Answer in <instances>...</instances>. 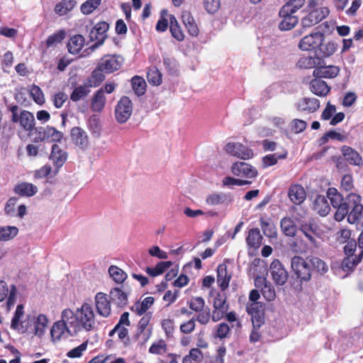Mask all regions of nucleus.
Returning <instances> with one entry per match:
<instances>
[{"label":"nucleus","mask_w":363,"mask_h":363,"mask_svg":"<svg viewBox=\"0 0 363 363\" xmlns=\"http://www.w3.org/2000/svg\"><path fill=\"white\" fill-rule=\"evenodd\" d=\"M339 68L336 66L329 65V66H323L319 65L313 72V74L315 77L318 78H334L339 73Z\"/></svg>","instance_id":"obj_28"},{"label":"nucleus","mask_w":363,"mask_h":363,"mask_svg":"<svg viewBox=\"0 0 363 363\" xmlns=\"http://www.w3.org/2000/svg\"><path fill=\"white\" fill-rule=\"evenodd\" d=\"M13 191L21 197H30L38 192V187L32 183L21 182L15 185Z\"/></svg>","instance_id":"obj_30"},{"label":"nucleus","mask_w":363,"mask_h":363,"mask_svg":"<svg viewBox=\"0 0 363 363\" xmlns=\"http://www.w3.org/2000/svg\"><path fill=\"white\" fill-rule=\"evenodd\" d=\"M48 319L44 314H40L35 321V334L39 337L44 335L48 327Z\"/></svg>","instance_id":"obj_54"},{"label":"nucleus","mask_w":363,"mask_h":363,"mask_svg":"<svg viewBox=\"0 0 363 363\" xmlns=\"http://www.w3.org/2000/svg\"><path fill=\"white\" fill-rule=\"evenodd\" d=\"M84 38L79 34L74 35L70 38L67 43V49L71 54L79 53L84 45Z\"/></svg>","instance_id":"obj_41"},{"label":"nucleus","mask_w":363,"mask_h":363,"mask_svg":"<svg viewBox=\"0 0 363 363\" xmlns=\"http://www.w3.org/2000/svg\"><path fill=\"white\" fill-rule=\"evenodd\" d=\"M106 99L104 88L98 89L91 99V108L94 112H101L106 104Z\"/></svg>","instance_id":"obj_35"},{"label":"nucleus","mask_w":363,"mask_h":363,"mask_svg":"<svg viewBox=\"0 0 363 363\" xmlns=\"http://www.w3.org/2000/svg\"><path fill=\"white\" fill-rule=\"evenodd\" d=\"M101 0H87L81 6V11L86 15L91 13L100 5Z\"/></svg>","instance_id":"obj_64"},{"label":"nucleus","mask_w":363,"mask_h":363,"mask_svg":"<svg viewBox=\"0 0 363 363\" xmlns=\"http://www.w3.org/2000/svg\"><path fill=\"white\" fill-rule=\"evenodd\" d=\"M294 13L287 12L282 13V8L279 11V16L282 18L279 24V28L281 30H289L295 27L298 22L297 16H294Z\"/></svg>","instance_id":"obj_26"},{"label":"nucleus","mask_w":363,"mask_h":363,"mask_svg":"<svg viewBox=\"0 0 363 363\" xmlns=\"http://www.w3.org/2000/svg\"><path fill=\"white\" fill-rule=\"evenodd\" d=\"M262 235L260 233V230L257 228H254L248 231V234L246 237V243L249 248L258 249L262 242Z\"/></svg>","instance_id":"obj_34"},{"label":"nucleus","mask_w":363,"mask_h":363,"mask_svg":"<svg viewBox=\"0 0 363 363\" xmlns=\"http://www.w3.org/2000/svg\"><path fill=\"white\" fill-rule=\"evenodd\" d=\"M78 322L79 331L93 330L96 327L95 315L90 304L84 303L79 309H77Z\"/></svg>","instance_id":"obj_4"},{"label":"nucleus","mask_w":363,"mask_h":363,"mask_svg":"<svg viewBox=\"0 0 363 363\" xmlns=\"http://www.w3.org/2000/svg\"><path fill=\"white\" fill-rule=\"evenodd\" d=\"M116 325H119V328L117 330L118 338L125 344H126L127 342H128L129 340L128 330L126 327L130 325V321L129 320V313H123Z\"/></svg>","instance_id":"obj_24"},{"label":"nucleus","mask_w":363,"mask_h":363,"mask_svg":"<svg viewBox=\"0 0 363 363\" xmlns=\"http://www.w3.org/2000/svg\"><path fill=\"white\" fill-rule=\"evenodd\" d=\"M104 71L97 65L96 67L92 71L90 77L85 81L90 86L97 87L105 79Z\"/></svg>","instance_id":"obj_43"},{"label":"nucleus","mask_w":363,"mask_h":363,"mask_svg":"<svg viewBox=\"0 0 363 363\" xmlns=\"http://www.w3.org/2000/svg\"><path fill=\"white\" fill-rule=\"evenodd\" d=\"M327 197L330 201L331 205L339 211L344 203L345 199L335 188H329L327 191Z\"/></svg>","instance_id":"obj_44"},{"label":"nucleus","mask_w":363,"mask_h":363,"mask_svg":"<svg viewBox=\"0 0 363 363\" xmlns=\"http://www.w3.org/2000/svg\"><path fill=\"white\" fill-rule=\"evenodd\" d=\"M167 344L164 340L160 339L152 344L148 350V352L152 354L162 355L167 352Z\"/></svg>","instance_id":"obj_53"},{"label":"nucleus","mask_w":363,"mask_h":363,"mask_svg":"<svg viewBox=\"0 0 363 363\" xmlns=\"http://www.w3.org/2000/svg\"><path fill=\"white\" fill-rule=\"evenodd\" d=\"M151 319L152 313L147 312L145 314H144L143 316L140 318L138 325L137 333L135 335V338L138 339L140 337V335L143 334L144 336L143 343L145 342L150 338L151 335L150 330H149L147 333L145 332Z\"/></svg>","instance_id":"obj_31"},{"label":"nucleus","mask_w":363,"mask_h":363,"mask_svg":"<svg viewBox=\"0 0 363 363\" xmlns=\"http://www.w3.org/2000/svg\"><path fill=\"white\" fill-rule=\"evenodd\" d=\"M325 35L320 32L312 33L303 37L298 43L301 50H311L318 48L324 42Z\"/></svg>","instance_id":"obj_12"},{"label":"nucleus","mask_w":363,"mask_h":363,"mask_svg":"<svg viewBox=\"0 0 363 363\" xmlns=\"http://www.w3.org/2000/svg\"><path fill=\"white\" fill-rule=\"evenodd\" d=\"M319 51L323 57H328L337 50V45L333 41L323 42L319 46Z\"/></svg>","instance_id":"obj_58"},{"label":"nucleus","mask_w":363,"mask_h":363,"mask_svg":"<svg viewBox=\"0 0 363 363\" xmlns=\"http://www.w3.org/2000/svg\"><path fill=\"white\" fill-rule=\"evenodd\" d=\"M54 165L60 168L67 160V153L64 151L58 145L54 144L52 146V152L50 157Z\"/></svg>","instance_id":"obj_32"},{"label":"nucleus","mask_w":363,"mask_h":363,"mask_svg":"<svg viewBox=\"0 0 363 363\" xmlns=\"http://www.w3.org/2000/svg\"><path fill=\"white\" fill-rule=\"evenodd\" d=\"M72 143L79 149L84 150L89 145V136L86 132L79 126L73 127L70 130Z\"/></svg>","instance_id":"obj_14"},{"label":"nucleus","mask_w":363,"mask_h":363,"mask_svg":"<svg viewBox=\"0 0 363 363\" xmlns=\"http://www.w3.org/2000/svg\"><path fill=\"white\" fill-rule=\"evenodd\" d=\"M323 62V60L317 56L303 55L298 59L296 66L300 69H315Z\"/></svg>","instance_id":"obj_33"},{"label":"nucleus","mask_w":363,"mask_h":363,"mask_svg":"<svg viewBox=\"0 0 363 363\" xmlns=\"http://www.w3.org/2000/svg\"><path fill=\"white\" fill-rule=\"evenodd\" d=\"M260 226L265 236L274 238L277 237V228L274 223L265 220L263 218L259 219Z\"/></svg>","instance_id":"obj_56"},{"label":"nucleus","mask_w":363,"mask_h":363,"mask_svg":"<svg viewBox=\"0 0 363 363\" xmlns=\"http://www.w3.org/2000/svg\"><path fill=\"white\" fill-rule=\"evenodd\" d=\"M66 33L65 30L61 29L55 32V33L49 35L45 41L46 47L50 48L57 45L60 43L65 38Z\"/></svg>","instance_id":"obj_55"},{"label":"nucleus","mask_w":363,"mask_h":363,"mask_svg":"<svg viewBox=\"0 0 363 363\" xmlns=\"http://www.w3.org/2000/svg\"><path fill=\"white\" fill-rule=\"evenodd\" d=\"M76 4L75 0H62L55 6L54 11L59 16H65L74 9Z\"/></svg>","instance_id":"obj_42"},{"label":"nucleus","mask_w":363,"mask_h":363,"mask_svg":"<svg viewBox=\"0 0 363 363\" xmlns=\"http://www.w3.org/2000/svg\"><path fill=\"white\" fill-rule=\"evenodd\" d=\"M212 320L217 322L224 318L225 313L229 309L227 303V296L225 293H218L213 301Z\"/></svg>","instance_id":"obj_6"},{"label":"nucleus","mask_w":363,"mask_h":363,"mask_svg":"<svg viewBox=\"0 0 363 363\" xmlns=\"http://www.w3.org/2000/svg\"><path fill=\"white\" fill-rule=\"evenodd\" d=\"M23 308H24V307H23V304H19L16 307V311H15L14 315L11 319V328L13 330H19L20 326H21V328H23V326L21 325L22 322H21V319L23 316V314H24Z\"/></svg>","instance_id":"obj_57"},{"label":"nucleus","mask_w":363,"mask_h":363,"mask_svg":"<svg viewBox=\"0 0 363 363\" xmlns=\"http://www.w3.org/2000/svg\"><path fill=\"white\" fill-rule=\"evenodd\" d=\"M280 227L283 233L288 237H294L297 232V225L290 217H284L280 220Z\"/></svg>","instance_id":"obj_39"},{"label":"nucleus","mask_w":363,"mask_h":363,"mask_svg":"<svg viewBox=\"0 0 363 363\" xmlns=\"http://www.w3.org/2000/svg\"><path fill=\"white\" fill-rule=\"evenodd\" d=\"M9 110L11 112L12 116L11 118V121L13 123H18L20 126L26 131L31 133L35 125V121L33 114L27 111L23 110L21 111L20 114L18 113V106L17 105H11Z\"/></svg>","instance_id":"obj_3"},{"label":"nucleus","mask_w":363,"mask_h":363,"mask_svg":"<svg viewBox=\"0 0 363 363\" xmlns=\"http://www.w3.org/2000/svg\"><path fill=\"white\" fill-rule=\"evenodd\" d=\"M232 276L228 273L227 266L220 264L217 267V283L222 291H225L229 286Z\"/></svg>","instance_id":"obj_29"},{"label":"nucleus","mask_w":363,"mask_h":363,"mask_svg":"<svg viewBox=\"0 0 363 363\" xmlns=\"http://www.w3.org/2000/svg\"><path fill=\"white\" fill-rule=\"evenodd\" d=\"M314 208L321 216H327L330 211V207L326 198L320 195L318 196L315 199Z\"/></svg>","instance_id":"obj_47"},{"label":"nucleus","mask_w":363,"mask_h":363,"mask_svg":"<svg viewBox=\"0 0 363 363\" xmlns=\"http://www.w3.org/2000/svg\"><path fill=\"white\" fill-rule=\"evenodd\" d=\"M320 107V101L315 98L304 97L296 104V108L299 111L314 113Z\"/></svg>","instance_id":"obj_22"},{"label":"nucleus","mask_w":363,"mask_h":363,"mask_svg":"<svg viewBox=\"0 0 363 363\" xmlns=\"http://www.w3.org/2000/svg\"><path fill=\"white\" fill-rule=\"evenodd\" d=\"M109 25L105 21H101L96 23L89 33V38L91 41H95L94 46L98 47L103 44L107 38L106 32L108 30Z\"/></svg>","instance_id":"obj_15"},{"label":"nucleus","mask_w":363,"mask_h":363,"mask_svg":"<svg viewBox=\"0 0 363 363\" xmlns=\"http://www.w3.org/2000/svg\"><path fill=\"white\" fill-rule=\"evenodd\" d=\"M129 294L130 291H126L121 287H114L109 291L108 296L114 306L123 308L128 305Z\"/></svg>","instance_id":"obj_17"},{"label":"nucleus","mask_w":363,"mask_h":363,"mask_svg":"<svg viewBox=\"0 0 363 363\" xmlns=\"http://www.w3.org/2000/svg\"><path fill=\"white\" fill-rule=\"evenodd\" d=\"M65 333L73 335L72 330L67 329V325H65L63 321L60 320L54 323L50 330L51 337L53 341L60 340Z\"/></svg>","instance_id":"obj_36"},{"label":"nucleus","mask_w":363,"mask_h":363,"mask_svg":"<svg viewBox=\"0 0 363 363\" xmlns=\"http://www.w3.org/2000/svg\"><path fill=\"white\" fill-rule=\"evenodd\" d=\"M182 21L191 36L197 37L199 35V28L194 16L189 11H185L182 12Z\"/></svg>","instance_id":"obj_23"},{"label":"nucleus","mask_w":363,"mask_h":363,"mask_svg":"<svg viewBox=\"0 0 363 363\" xmlns=\"http://www.w3.org/2000/svg\"><path fill=\"white\" fill-rule=\"evenodd\" d=\"M261 292L263 297L267 301H274L276 298V292L274 286L269 282L266 281H264V284L262 288Z\"/></svg>","instance_id":"obj_63"},{"label":"nucleus","mask_w":363,"mask_h":363,"mask_svg":"<svg viewBox=\"0 0 363 363\" xmlns=\"http://www.w3.org/2000/svg\"><path fill=\"white\" fill-rule=\"evenodd\" d=\"M194 320L203 325L208 324L212 320V313L208 307L197 312V314L193 317Z\"/></svg>","instance_id":"obj_59"},{"label":"nucleus","mask_w":363,"mask_h":363,"mask_svg":"<svg viewBox=\"0 0 363 363\" xmlns=\"http://www.w3.org/2000/svg\"><path fill=\"white\" fill-rule=\"evenodd\" d=\"M148 82L154 86H159L162 82V74L156 67H151L147 72Z\"/></svg>","instance_id":"obj_51"},{"label":"nucleus","mask_w":363,"mask_h":363,"mask_svg":"<svg viewBox=\"0 0 363 363\" xmlns=\"http://www.w3.org/2000/svg\"><path fill=\"white\" fill-rule=\"evenodd\" d=\"M108 273L113 280L118 284H123L128 278V274L116 265H111L108 268Z\"/></svg>","instance_id":"obj_48"},{"label":"nucleus","mask_w":363,"mask_h":363,"mask_svg":"<svg viewBox=\"0 0 363 363\" xmlns=\"http://www.w3.org/2000/svg\"><path fill=\"white\" fill-rule=\"evenodd\" d=\"M132 88L138 96H142L146 91V82L145 79L139 76H135L131 79Z\"/></svg>","instance_id":"obj_52"},{"label":"nucleus","mask_w":363,"mask_h":363,"mask_svg":"<svg viewBox=\"0 0 363 363\" xmlns=\"http://www.w3.org/2000/svg\"><path fill=\"white\" fill-rule=\"evenodd\" d=\"M299 230L313 246L315 247L318 246L315 236L319 235L320 229L318 225L313 219L301 222L299 224Z\"/></svg>","instance_id":"obj_9"},{"label":"nucleus","mask_w":363,"mask_h":363,"mask_svg":"<svg viewBox=\"0 0 363 363\" xmlns=\"http://www.w3.org/2000/svg\"><path fill=\"white\" fill-rule=\"evenodd\" d=\"M230 332V328L229 325L225 323H221L216 326L213 336L214 338L223 340L229 335Z\"/></svg>","instance_id":"obj_61"},{"label":"nucleus","mask_w":363,"mask_h":363,"mask_svg":"<svg viewBox=\"0 0 363 363\" xmlns=\"http://www.w3.org/2000/svg\"><path fill=\"white\" fill-rule=\"evenodd\" d=\"M121 64L122 61L120 60L119 57L108 55L103 57L97 65L105 73L110 74L120 69Z\"/></svg>","instance_id":"obj_18"},{"label":"nucleus","mask_w":363,"mask_h":363,"mask_svg":"<svg viewBox=\"0 0 363 363\" xmlns=\"http://www.w3.org/2000/svg\"><path fill=\"white\" fill-rule=\"evenodd\" d=\"M328 14L329 10L326 7L308 11V15L301 19V26L303 28H311L323 20Z\"/></svg>","instance_id":"obj_7"},{"label":"nucleus","mask_w":363,"mask_h":363,"mask_svg":"<svg viewBox=\"0 0 363 363\" xmlns=\"http://www.w3.org/2000/svg\"><path fill=\"white\" fill-rule=\"evenodd\" d=\"M292 272L297 279V286L295 287L302 289V284L308 282L311 279L312 272L307 258L305 259L301 256H294L291 261Z\"/></svg>","instance_id":"obj_2"},{"label":"nucleus","mask_w":363,"mask_h":363,"mask_svg":"<svg viewBox=\"0 0 363 363\" xmlns=\"http://www.w3.org/2000/svg\"><path fill=\"white\" fill-rule=\"evenodd\" d=\"M227 200V195L224 193H212L207 196L206 203L209 206H217L223 203Z\"/></svg>","instance_id":"obj_60"},{"label":"nucleus","mask_w":363,"mask_h":363,"mask_svg":"<svg viewBox=\"0 0 363 363\" xmlns=\"http://www.w3.org/2000/svg\"><path fill=\"white\" fill-rule=\"evenodd\" d=\"M170 15L167 9H162L160 11V18L156 24V30L158 32H164L169 28Z\"/></svg>","instance_id":"obj_50"},{"label":"nucleus","mask_w":363,"mask_h":363,"mask_svg":"<svg viewBox=\"0 0 363 363\" xmlns=\"http://www.w3.org/2000/svg\"><path fill=\"white\" fill-rule=\"evenodd\" d=\"M232 173L238 177L255 178L257 175V171L250 164L244 162H236L232 164Z\"/></svg>","instance_id":"obj_16"},{"label":"nucleus","mask_w":363,"mask_h":363,"mask_svg":"<svg viewBox=\"0 0 363 363\" xmlns=\"http://www.w3.org/2000/svg\"><path fill=\"white\" fill-rule=\"evenodd\" d=\"M155 298L152 296L145 298L141 302L136 301L131 307V311L138 315L145 314L147 311L153 305Z\"/></svg>","instance_id":"obj_38"},{"label":"nucleus","mask_w":363,"mask_h":363,"mask_svg":"<svg viewBox=\"0 0 363 363\" xmlns=\"http://www.w3.org/2000/svg\"><path fill=\"white\" fill-rule=\"evenodd\" d=\"M305 0H289L282 8V13L293 12L296 13L304 4Z\"/></svg>","instance_id":"obj_62"},{"label":"nucleus","mask_w":363,"mask_h":363,"mask_svg":"<svg viewBox=\"0 0 363 363\" xmlns=\"http://www.w3.org/2000/svg\"><path fill=\"white\" fill-rule=\"evenodd\" d=\"M16 288L14 285H11V289H9L7 284L3 281L0 280V301H4L7 296V306L9 308L14 305L16 301Z\"/></svg>","instance_id":"obj_27"},{"label":"nucleus","mask_w":363,"mask_h":363,"mask_svg":"<svg viewBox=\"0 0 363 363\" xmlns=\"http://www.w3.org/2000/svg\"><path fill=\"white\" fill-rule=\"evenodd\" d=\"M307 260L308 261L310 267H312L313 270L319 274L323 275L328 271L327 264L320 258L311 256L308 257Z\"/></svg>","instance_id":"obj_46"},{"label":"nucleus","mask_w":363,"mask_h":363,"mask_svg":"<svg viewBox=\"0 0 363 363\" xmlns=\"http://www.w3.org/2000/svg\"><path fill=\"white\" fill-rule=\"evenodd\" d=\"M362 211V197L357 194L350 193L345 198L339 211L335 212V219L341 221L347 216V221L354 224L359 222Z\"/></svg>","instance_id":"obj_1"},{"label":"nucleus","mask_w":363,"mask_h":363,"mask_svg":"<svg viewBox=\"0 0 363 363\" xmlns=\"http://www.w3.org/2000/svg\"><path fill=\"white\" fill-rule=\"evenodd\" d=\"M269 271L276 284L282 286L286 282L288 272L279 259H274L272 262Z\"/></svg>","instance_id":"obj_13"},{"label":"nucleus","mask_w":363,"mask_h":363,"mask_svg":"<svg viewBox=\"0 0 363 363\" xmlns=\"http://www.w3.org/2000/svg\"><path fill=\"white\" fill-rule=\"evenodd\" d=\"M95 308L97 313L108 318L111 314V301L108 298V294L104 292H98L94 297Z\"/></svg>","instance_id":"obj_11"},{"label":"nucleus","mask_w":363,"mask_h":363,"mask_svg":"<svg viewBox=\"0 0 363 363\" xmlns=\"http://www.w3.org/2000/svg\"><path fill=\"white\" fill-rule=\"evenodd\" d=\"M61 320L67 325V329L72 330L73 335L79 332L77 312L74 313L69 308L63 310L61 314Z\"/></svg>","instance_id":"obj_19"},{"label":"nucleus","mask_w":363,"mask_h":363,"mask_svg":"<svg viewBox=\"0 0 363 363\" xmlns=\"http://www.w3.org/2000/svg\"><path fill=\"white\" fill-rule=\"evenodd\" d=\"M169 31L172 38L177 41L182 42L184 40V32L174 15H170L169 17Z\"/></svg>","instance_id":"obj_37"},{"label":"nucleus","mask_w":363,"mask_h":363,"mask_svg":"<svg viewBox=\"0 0 363 363\" xmlns=\"http://www.w3.org/2000/svg\"><path fill=\"white\" fill-rule=\"evenodd\" d=\"M225 152L230 156L243 160L253 157V150L241 143L229 142L224 147Z\"/></svg>","instance_id":"obj_5"},{"label":"nucleus","mask_w":363,"mask_h":363,"mask_svg":"<svg viewBox=\"0 0 363 363\" xmlns=\"http://www.w3.org/2000/svg\"><path fill=\"white\" fill-rule=\"evenodd\" d=\"M132 102L128 96H123L116 107V118L118 123L126 122L132 114Z\"/></svg>","instance_id":"obj_10"},{"label":"nucleus","mask_w":363,"mask_h":363,"mask_svg":"<svg viewBox=\"0 0 363 363\" xmlns=\"http://www.w3.org/2000/svg\"><path fill=\"white\" fill-rule=\"evenodd\" d=\"M341 153L345 160L353 166L361 167L363 165V160L359 153L354 148L343 145L341 147Z\"/></svg>","instance_id":"obj_21"},{"label":"nucleus","mask_w":363,"mask_h":363,"mask_svg":"<svg viewBox=\"0 0 363 363\" xmlns=\"http://www.w3.org/2000/svg\"><path fill=\"white\" fill-rule=\"evenodd\" d=\"M362 257L363 251H361L357 256H346L343 259L341 264L342 270L345 272L353 270L356 266L362 261Z\"/></svg>","instance_id":"obj_45"},{"label":"nucleus","mask_w":363,"mask_h":363,"mask_svg":"<svg viewBox=\"0 0 363 363\" xmlns=\"http://www.w3.org/2000/svg\"><path fill=\"white\" fill-rule=\"evenodd\" d=\"M246 311L251 316L254 328H260L264 323V305L262 303H247Z\"/></svg>","instance_id":"obj_8"},{"label":"nucleus","mask_w":363,"mask_h":363,"mask_svg":"<svg viewBox=\"0 0 363 363\" xmlns=\"http://www.w3.org/2000/svg\"><path fill=\"white\" fill-rule=\"evenodd\" d=\"M288 197L294 205H301L306 199V191L301 184H293L289 187Z\"/></svg>","instance_id":"obj_20"},{"label":"nucleus","mask_w":363,"mask_h":363,"mask_svg":"<svg viewBox=\"0 0 363 363\" xmlns=\"http://www.w3.org/2000/svg\"><path fill=\"white\" fill-rule=\"evenodd\" d=\"M18 233L16 226H0V242H6L13 239Z\"/></svg>","instance_id":"obj_49"},{"label":"nucleus","mask_w":363,"mask_h":363,"mask_svg":"<svg viewBox=\"0 0 363 363\" xmlns=\"http://www.w3.org/2000/svg\"><path fill=\"white\" fill-rule=\"evenodd\" d=\"M309 89L312 93L320 97L327 96L330 91L328 84L318 77H315L310 82Z\"/></svg>","instance_id":"obj_25"},{"label":"nucleus","mask_w":363,"mask_h":363,"mask_svg":"<svg viewBox=\"0 0 363 363\" xmlns=\"http://www.w3.org/2000/svg\"><path fill=\"white\" fill-rule=\"evenodd\" d=\"M91 86L86 82L84 84L76 86L70 94V100L77 102L86 98L91 92Z\"/></svg>","instance_id":"obj_40"}]
</instances>
